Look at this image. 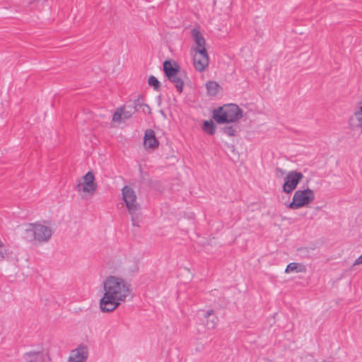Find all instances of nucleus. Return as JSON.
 Returning a JSON list of instances; mask_svg holds the SVG:
<instances>
[{"label": "nucleus", "instance_id": "nucleus-3", "mask_svg": "<svg viewBox=\"0 0 362 362\" xmlns=\"http://www.w3.org/2000/svg\"><path fill=\"white\" fill-rule=\"evenodd\" d=\"M242 117V110L233 103L224 105L213 112V118L218 124L235 122Z\"/></svg>", "mask_w": 362, "mask_h": 362}, {"label": "nucleus", "instance_id": "nucleus-8", "mask_svg": "<svg viewBox=\"0 0 362 362\" xmlns=\"http://www.w3.org/2000/svg\"><path fill=\"white\" fill-rule=\"evenodd\" d=\"M97 189V184L95 182V177L92 172H88L83 177V181L80 182L76 189L78 192H83L85 194H93Z\"/></svg>", "mask_w": 362, "mask_h": 362}, {"label": "nucleus", "instance_id": "nucleus-26", "mask_svg": "<svg viewBox=\"0 0 362 362\" xmlns=\"http://www.w3.org/2000/svg\"><path fill=\"white\" fill-rule=\"evenodd\" d=\"M276 171H277L278 173H279L281 175H284V170H283L282 169H281V168H276Z\"/></svg>", "mask_w": 362, "mask_h": 362}, {"label": "nucleus", "instance_id": "nucleus-24", "mask_svg": "<svg viewBox=\"0 0 362 362\" xmlns=\"http://www.w3.org/2000/svg\"><path fill=\"white\" fill-rule=\"evenodd\" d=\"M359 264H362V255L355 260L353 266H356Z\"/></svg>", "mask_w": 362, "mask_h": 362}, {"label": "nucleus", "instance_id": "nucleus-7", "mask_svg": "<svg viewBox=\"0 0 362 362\" xmlns=\"http://www.w3.org/2000/svg\"><path fill=\"white\" fill-rule=\"evenodd\" d=\"M304 177L300 172L292 170L288 172L284 177L283 191L287 194L292 192L298 186V183Z\"/></svg>", "mask_w": 362, "mask_h": 362}, {"label": "nucleus", "instance_id": "nucleus-21", "mask_svg": "<svg viewBox=\"0 0 362 362\" xmlns=\"http://www.w3.org/2000/svg\"><path fill=\"white\" fill-rule=\"evenodd\" d=\"M112 121L115 122H122L124 121L123 119V117H122V112L120 110V108L118 109L114 114H113V116H112Z\"/></svg>", "mask_w": 362, "mask_h": 362}, {"label": "nucleus", "instance_id": "nucleus-5", "mask_svg": "<svg viewBox=\"0 0 362 362\" xmlns=\"http://www.w3.org/2000/svg\"><path fill=\"white\" fill-rule=\"evenodd\" d=\"M315 199L313 190L307 188L296 190L293 197V201L288 205L291 209H298L309 205Z\"/></svg>", "mask_w": 362, "mask_h": 362}, {"label": "nucleus", "instance_id": "nucleus-22", "mask_svg": "<svg viewBox=\"0 0 362 362\" xmlns=\"http://www.w3.org/2000/svg\"><path fill=\"white\" fill-rule=\"evenodd\" d=\"M224 133L228 136H232L235 134V130L232 127H227L223 129Z\"/></svg>", "mask_w": 362, "mask_h": 362}, {"label": "nucleus", "instance_id": "nucleus-19", "mask_svg": "<svg viewBox=\"0 0 362 362\" xmlns=\"http://www.w3.org/2000/svg\"><path fill=\"white\" fill-rule=\"evenodd\" d=\"M148 83L149 86H153L155 90H158L160 88V83L153 76H151L148 78Z\"/></svg>", "mask_w": 362, "mask_h": 362}, {"label": "nucleus", "instance_id": "nucleus-16", "mask_svg": "<svg viewBox=\"0 0 362 362\" xmlns=\"http://www.w3.org/2000/svg\"><path fill=\"white\" fill-rule=\"evenodd\" d=\"M305 266L303 264L296 262H291L288 264L285 269V272L288 274L291 272L305 273Z\"/></svg>", "mask_w": 362, "mask_h": 362}, {"label": "nucleus", "instance_id": "nucleus-10", "mask_svg": "<svg viewBox=\"0 0 362 362\" xmlns=\"http://www.w3.org/2000/svg\"><path fill=\"white\" fill-rule=\"evenodd\" d=\"M145 148L154 150L159 146V141L156 139L154 132L152 129H147L145 132L144 138Z\"/></svg>", "mask_w": 362, "mask_h": 362}, {"label": "nucleus", "instance_id": "nucleus-28", "mask_svg": "<svg viewBox=\"0 0 362 362\" xmlns=\"http://www.w3.org/2000/svg\"><path fill=\"white\" fill-rule=\"evenodd\" d=\"M144 107H145L146 108H147L148 110H149V107H148V105H144Z\"/></svg>", "mask_w": 362, "mask_h": 362}, {"label": "nucleus", "instance_id": "nucleus-1", "mask_svg": "<svg viewBox=\"0 0 362 362\" xmlns=\"http://www.w3.org/2000/svg\"><path fill=\"white\" fill-rule=\"evenodd\" d=\"M103 296L100 300V309L103 313L116 310L132 295V286L125 279L109 276L103 281Z\"/></svg>", "mask_w": 362, "mask_h": 362}, {"label": "nucleus", "instance_id": "nucleus-4", "mask_svg": "<svg viewBox=\"0 0 362 362\" xmlns=\"http://www.w3.org/2000/svg\"><path fill=\"white\" fill-rule=\"evenodd\" d=\"M122 199L126 204L129 213L132 216V225L139 226L140 223V206L136 202V195L134 189L125 186L122 189Z\"/></svg>", "mask_w": 362, "mask_h": 362}, {"label": "nucleus", "instance_id": "nucleus-27", "mask_svg": "<svg viewBox=\"0 0 362 362\" xmlns=\"http://www.w3.org/2000/svg\"><path fill=\"white\" fill-rule=\"evenodd\" d=\"M0 247H4V244L1 240H0Z\"/></svg>", "mask_w": 362, "mask_h": 362}, {"label": "nucleus", "instance_id": "nucleus-6", "mask_svg": "<svg viewBox=\"0 0 362 362\" xmlns=\"http://www.w3.org/2000/svg\"><path fill=\"white\" fill-rule=\"evenodd\" d=\"M191 55L193 59V65L194 69L202 72L209 66V58L206 49L202 50H190Z\"/></svg>", "mask_w": 362, "mask_h": 362}, {"label": "nucleus", "instance_id": "nucleus-2", "mask_svg": "<svg viewBox=\"0 0 362 362\" xmlns=\"http://www.w3.org/2000/svg\"><path fill=\"white\" fill-rule=\"evenodd\" d=\"M53 229L41 223H30L24 231V238L30 242L47 243L52 238Z\"/></svg>", "mask_w": 362, "mask_h": 362}, {"label": "nucleus", "instance_id": "nucleus-23", "mask_svg": "<svg viewBox=\"0 0 362 362\" xmlns=\"http://www.w3.org/2000/svg\"><path fill=\"white\" fill-rule=\"evenodd\" d=\"M141 105H143V99L139 98L134 103V110H137V107Z\"/></svg>", "mask_w": 362, "mask_h": 362}, {"label": "nucleus", "instance_id": "nucleus-15", "mask_svg": "<svg viewBox=\"0 0 362 362\" xmlns=\"http://www.w3.org/2000/svg\"><path fill=\"white\" fill-rule=\"evenodd\" d=\"M163 71L165 72V76L168 78L169 77L173 76V75L177 74L180 71L178 67L176 64H173L169 61H165L163 64Z\"/></svg>", "mask_w": 362, "mask_h": 362}, {"label": "nucleus", "instance_id": "nucleus-13", "mask_svg": "<svg viewBox=\"0 0 362 362\" xmlns=\"http://www.w3.org/2000/svg\"><path fill=\"white\" fill-rule=\"evenodd\" d=\"M187 76L185 73L179 71L177 74L173 75L172 77H169L168 80L173 83L179 93H181L183 90V86L185 80Z\"/></svg>", "mask_w": 362, "mask_h": 362}, {"label": "nucleus", "instance_id": "nucleus-14", "mask_svg": "<svg viewBox=\"0 0 362 362\" xmlns=\"http://www.w3.org/2000/svg\"><path fill=\"white\" fill-rule=\"evenodd\" d=\"M204 318L206 320V327L208 329H212L215 328L218 323V318L214 315L212 310H208L204 315Z\"/></svg>", "mask_w": 362, "mask_h": 362}, {"label": "nucleus", "instance_id": "nucleus-20", "mask_svg": "<svg viewBox=\"0 0 362 362\" xmlns=\"http://www.w3.org/2000/svg\"><path fill=\"white\" fill-rule=\"evenodd\" d=\"M120 110L124 120L129 119L134 113V111L132 109L127 110L126 107H121Z\"/></svg>", "mask_w": 362, "mask_h": 362}, {"label": "nucleus", "instance_id": "nucleus-18", "mask_svg": "<svg viewBox=\"0 0 362 362\" xmlns=\"http://www.w3.org/2000/svg\"><path fill=\"white\" fill-rule=\"evenodd\" d=\"M203 130L210 135H213L215 132V125L211 120L204 121L203 124Z\"/></svg>", "mask_w": 362, "mask_h": 362}, {"label": "nucleus", "instance_id": "nucleus-9", "mask_svg": "<svg viewBox=\"0 0 362 362\" xmlns=\"http://www.w3.org/2000/svg\"><path fill=\"white\" fill-rule=\"evenodd\" d=\"M89 356V349L85 344H81L71 351L67 362H86Z\"/></svg>", "mask_w": 362, "mask_h": 362}, {"label": "nucleus", "instance_id": "nucleus-11", "mask_svg": "<svg viewBox=\"0 0 362 362\" xmlns=\"http://www.w3.org/2000/svg\"><path fill=\"white\" fill-rule=\"evenodd\" d=\"M192 37L195 43V46L191 48V50H202L206 49V40L200 31L197 28L191 30Z\"/></svg>", "mask_w": 362, "mask_h": 362}, {"label": "nucleus", "instance_id": "nucleus-12", "mask_svg": "<svg viewBox=\"0 0 362 362\" xmlns=\"http://www.w3.org/2000/svg\"><path fill=\"white\" fill-rule=\"evenodd\" d=\"M349 124L351 129L362 128V100L356 108L354 115L349 119Z\"/></svg>", "mask_w": 362, "mask_h": 362}, {"label": "nucleus", "instance_id": "nucleus-17", "mask_svg": "<svg viewBox=\"0 0 362 362\" xmlns=\"http://www.w3.org/2000/svg\"><path fill=\"white\" fill-rule=\"evenodd\" d=\"M207 93L209 95H216L220 89V86L216 81H209L206 84Z\"/></svg>", "mask_w": 362, "mask_h": 362}, {"label": "nucleus", "instance_id": "nucleus-25", "mask_svg": "<svg viewBox=\"0 0 362 362\" xmlns=\"http://www.w3.org/2000/svg\"><path fill=\"white\" fill-rule=\"evenodd\" d=\"M6 255V250H3V247H0V259H4Z\"/></svg>", "mask_w": 362, "mask_h": 362}]
</instances>
